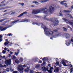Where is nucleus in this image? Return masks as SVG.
I'll return each instance as SVG.
<instances>
[{
    "mask_svg": "<svg viewBox=\"0 0 73 73\" xmlns=\"http://www.w3.org/2000/svg\"><path fill=\"white\" fill-rule=\"evenodd\" d=\"M54 8H56V7H53V5H51L49 7L48 9H47L46 8H45L33 10L32 12V14L35 15L36 14H37V13H41L42 11H44L43 12L44 15L43 19L44 20H49V18H46V17L47 16H48V15H49L50 14H49L50 13L52 14L54 10ZM45 10H46V11H45Z\"/></svg>",
    "mask_w": 73,
    "mask_h": 73,
    "instance_id": "f257e3e1",
    "label": "nucleus"
},
{
    "mask_svg": "<svg viewBox=\"0 0 73 73\" xmlns=\"http://www.w3.org/2000/svg\"><path fill=\"white\" fill-rule=\"evenodd\" d=\"M41 28L44 29V32L46 35H52L53 33V32L50 31L47 27H46L45 26H42Z\"/></svg>",
    "mask_w": 73,
    "mask_h": 73,
    "instance_id": "f03ea898",
    "label": "nucleus"
},
{
    "mask_svg": "<svg viewBox=\"0 0 73 73\" xmlns=\"http://www.w3.org/2000/svg\"><path fill=\"white\" fill-rule=\"evenodd\" d=\"M57 19V17H54L52 18L51 19L50 21H51L52 24H52L51 26H55V25H57L58 24V21H56Z\"/></svg>",
    "mask_w": 73,
    "mask_h": 73,
    "instance_id": "7ed1b4c3",
    "label": "nucleus"
},
{
    "mask_svg": "<svg viewBox=\"0 0 73 73\" xmlns=\"http://www.w3.org/2000/svg\"><path fill=\"white\" fill-rule=\"evenodd\" d=\"M42 69L43 70L44 73H45V72L47 71L50 73H52V70L53 69V68L51 67L50 69V70H48V68H46L45 67H42Z\"/></svg>",
    "mask_w": 73,
    "mask_h": 73,
    "instance_id": "20e7f679",
    "label": "nucleus"
},
{
    "mask_svg": "<svg viewBox=\"0 0 73 73\" xmlns=\"http://www.w3.org/2000/svg\"><path fill=\"white\" fill-rule=\"evenodd\" d=\"M23 66L22 65H19L18 67V70L19 73H23L24 72V68H23Z\"/></svg>",
    "mask_w": 73,
    "mask_h": 73,
    "instance_id": "39448f33",
    "label": "nucleus"
},
{
    "mask_svg": "<svg viewBox=\"0 0 73 73\" xmlns=\"http://www.w3.org/2000/svg\"><path fill=\"white\" fill-rule=\"evenodd\" d=\"M5 64L7 65H11V59L6 60L5 61Z\"/></svg>",
    "mask_w": 73,
    "mask_h": 73,
    "instance_id": "423d86ee",
    "label": "nucleus"
},
{
    "mask_svg": "<svg viewBox=\"0 0 73 73\" xmlns=\"http://www.w3.org/2000/svg\"><path fill=\"white\" fill-rule=\"evenodd\" d=\"M7 29V28L6 27L4 28L3 27L0 26V31H5Z\"/></svg>",
    "mask_w": 73,
    "mask_h": 73,
    "instance_id": "0eeeda50",
    "label": "nucleus"
},
{
    "mask_svg": "<svg viewBox=\"0 0 73 73\" xmlns=\"http://www.w3.org/2000/svg\"><path fill=\"white\" fill-rule=\"evenodd\" d=\"M23 22H26L27 23L28 22V20L27 19H25L22 20L21 22H19V23H23Z\"/></svg>",
    "mask_w": 73,
    "mask_h": 73,
    "instance_id": "6e6552de",
    "label": "nucleus"
},
{
    "mask_svg": "<svg viewBox=\"0 0 73 73\" xmlns=\"http://www.w3.org/2000/svg\"><path fill=\"white\" fill-rule=\"evenodd\" d=\"M28 13H27L26 12H25L22 13V14H21L19 15L18 16V17H21V16H23V15H24V14H27Z\"/></svg>",
    "mask_w": 73,
    "mask_h": 73,
    "instance_id": "1a4fd4ad",
    "label": "nucleus"
},
{
    "mask_svg": "<svg viewBox=\"0 0 73 73\" xmlns=\"http://www.w3.org/2000/svg\"><path fill=\"white\" fill-rule=\"evenodd\" d=\"M64 35L65 36L66 38H69L70 37V35L68 34H64Z\"/></svg>",
    "mask_w": 73,
    "mask_h": 73,
    "instance_id": "9d476101",
    "label": "nucleus"
},
{
    "mask_svg": "<svg viewBox=\"0 0 73 73\" xmlns=\"http://www.w3.org/2000/svg\"><path fill=\"white\" fill-rule=\"evenodd\" d=\"M42 60L44 62H45V61H48V58H47V57H45L43 58Z\"/></svg>",
    "mask_w": 73,
    "mask_h": 73,
    "instance_id": "9b49d317",
    "label": "nucleus"
},
{
    "mask_svg": "<svg viewBox=\"0 0 73 73\" xmlns=\"http://www.w3.org/2000/svg\"><path fill=\"white\" fill-rule=\"evenodd\" d=\"M49 0H41L40 1V3H46V2H47V1H48Z\"/></svg>",
    "mask_w": 73,
    "mask_h": 73,
    "instance_id": "f8f14e48",
    "label": "nucleus"
},
{
    "mask_svg": "<svg viewBox=\"0 0 73 73\" xmlns=\"http://www.w3.org/2000/svg\"><path fill=\"white\" fill-rule=\"evenodd\" d=\"M59 67H58L56 68L54 70V72H58L59 70Z\"/></svg>",
    "mask_w": 73,
    "mask_h": 73,
    "instance_id": "ddd939ff",
    "label": "nucleus"
},
{
    "mask_svg": "<svg viewBox=\"0 0 73 73\" xmlns=\"http://www.w3.org/2000/svg\"><path fill=\"white\" fill-rule=\"evenodd\" d=\"M64 2H65V1H61L60 3L62 5H66V3H64Z\"/></svg>",
    "mask_w": 73,
    "mask_h": 73,
    "instance_id": "4468645a",
    "label": "nucleus"
},
{
    "mask_svg": "<svg viewBox=\"0 0 73 73\" xmlns=\"http://www.w3.org/2000/svg\"><path fill=\"white\" fill-rule=\"evenodd\" d=\"M20 21V20L18 19V20H17L15 21H12V23H11V24H14V23H17V22H18V21Z\"/></svg>",
    "mask_w": 73,
    "mask_h": 73,
    "instance_id": "2eb2a0df",
    "label": "nucleus"
},
{
    "mask_svg": "<svg viewBox=\"0 0 73 73\" xmlns=\"http://www.w3.org/2000/svg\"><path fill=\"white\" fill-rule=\"evenodd\" d=\"M62 64L64 66H67L66 64V63L64 61H62Z\"/></svg>",
    "mask_w": 73,
    "mask_h": 73,
    "instance_id": "dca6fc26",
    "label": "nucleus"
},
{
    "mask_svg": "<svg viewBox=\"0 0 73 73\" xmlns=\"http://www.w3.org/2000/svg\"><path fill=\"white\" fill-rule=\"evenodd\" d=\"M33 3L36 4V5H38L39 4V3H38V2H37V1H33Z\"/></svg>",
    "mask_w": 73,
    "mask_h": 73,
    "instance_id": "f3484780",
    "label": "nucleus"
},
{
    "mask_svg": "<svg viewBox=\"0 0 73 73\" xmlns=\"http://www.w3.org/2000/svg\"><path fill=\"white\" fill-rule=\"evenodd\" d=\"M10 42L7 41V42H5L4 43V45H5V46H6L7 45H8L9 43Z\"/></svg>",
    "mask_w": 73,
    "mask_h": 73,
    "instance_id": "a211bd4d",
    "label": "nucleus"
},
{
    "mask_svg": "<svg viewBox=\"0 0 73 73\" xmlns=\"http://www.w3.org/2000/svg\"><path fill=\"white\" fill-rule=\"evenodd\" d=\"M2 37H3V35H0V42H1V41H3V40H2Z\"/></svg>",
    "mask_w": 73,
    "mask_h": 73,
    "instance_id": "6ab92c4d",
    "label": "nucleus"
},
{
    "mask_svg": "<svg viewBox=\"0 0 73 73\" xmlns=\"http://www.w3.org/2000/svg\"><path fill=\"white\" fill-rule=\"evenodd\" d=\"M64 12H65V13H67V12L70 13V11L69 10H64Z\"/></svg>",
    "mask_w": 73,
    "mask_h": 73,
    "instance_id": "aec40b11",
    "label": "nucleus"
},
{
    "mask_svg": "<svg viewBox=\"0 0 73 73\" xmlns=\"http://www.w3.org/2000/svg\"><path fill=\"white\" fill-rule=\"evenodd\" d=\"M5 58V56H2L0 55V61L1 60L2 58Z\"/></svg>",
    "mask_w": 73,
    "mask_h": 73,
    "instance_id": "412c9836",
    "label": "nucleus"
},
{
    "mask_svg": "<svg viewBox=\"0 0 73 73\" xmlns=\"http://www.w3.org/2000/svg\"><path fill=\"white\" fill-rule=\"evenodd\" d=\"M25 72H29V68H27L25 70Z\"/></svg>",
    "mask_w": 73,
    "mask_h": 73,
    "instance_id": "4be33fe9",
    "label": "nucleus"
},
{
    "mask_svg": "<svg viewBox=\"0 0 73 73\" xmlns=\"http://www.w3.org/2000/svg\"><path fill=\"white\" fill-rule=\"evenodd\" d=\"M32 24H33V25H35V24H36V25H38V26H39V24L38 23H35L34 22H33L32 23Z\"/></svg>",
    "mask_w": 73,
    "mask_h": 73,
    "instance_id": "5701e85b",
    "label": "nucleus"
},
{
    "mask_svg": "<svg viewBox=\"0 0 73 73\" xmlns=\"http://www.w3.org/2000/svg\"><path fill=\"white\" fill-rule=\"evenodd\" d=\"M6 66H7L4 65V66H3V65L0 63V67H6Z\"/></svg>",
    "mask_w": 73,
    "mask_h": 73,
    "instance_id": "b1692460",
    "label": "nucleus"
},
{
    "mask_svg": "<svg viewBox=\"0 0 73 73\" xmlns=\"http://www.w3.org/2000/svg\"><path fill=\"white\" fill-rule=\"evenodd\" d=\"M56 64L57 65H59V64H60V63L58 62H57V61H58V58H56Z\"/></svg>",
    "mask_w": 73,
    "mask_h": 73,
    "instance_id": "393cba45",
    "label": "nucleus"
},
{
    "mask_svg": "<svg viewBox=\"0 0 73 73\" xmlns=\"http://www.w3.org/2000/svg\"><path fill=\"white\" fill-rule=\"evenodd\" d=\"M39 66H40V65H36L35 66V68L36 69H38L39 68Z\"/></svg>",
    "mask_w": 73,
    "mask_h": 73,
    "instance_id": "a878e982",
    "label": "nucleus"
},
{
    "mask_svg": "<svg viewBox=\"0 0 73 73\" xmlns=\"http://www.w3.org/2000/svg\"><path fill=\"white\" fill-rule=\"evenodd\" d=\"M19 54V52H15V54H14V55H16V56H18V54Z\"/></svg>",
    "mask_w": 73,
    "mask_h": 73,
    "instance_id": "bb28decb",
    "label": "nucleus"
},
{
    "mask_svg": "<svg viewBox=\"0 0 73 73\" xmlns=\"http://www.w3.org/2000/svg\"><path fill=\"white\" fill-rule=\"evenodd\" d=\"M16 63H18V62H19V60L18 59H16L15 61Z\"/></svg>",
    "mask_w": 73,
    "mask_h": 73,
    "instance_id": "cd10ccee",
    "label": "nucleus"
},
{
    "mask_svg": "<svg viewBox=\"0 0 73 73\" xmlns=\"http://www.w3.org/2000/svg\"><path fill=\"white\" fill-rule=\"evenodd\" d=\"M23 58H20V59H19L20 61L21 62H22L23 61Z\"/></svg>",
    "mask_w": 73,
    "mask_h": 73,
    "instance_id": "c85d7f7f",
    "label": "nucleus"
},
{
    "mask_svg": "<svg viewBox=\"0 0 73 73\" xmlns=\"http://www.w3.org/2000/svg\"><path fill=\"white\" fill-rule=\"evenodd\" d=\"M63 29H64L63 30H64V31H67V30H68L67 29H66V28H65L64 27H63Z\"/></svg>",
    "mask_w": 73,
    "mask_h": 73,
    "instance_id": "c756f323",
    "label": "nucleus"
},
{
    "mask_svg": "<svg viewBox=\"0 0 73 73\" xmlns=\"http://www.w3.org/2000/svg\"><path fill=\"white\" fill-rule=\"evenodd\" d=\"M16 57L15 56H13V60H15V59H16Z\"/></svg>",
    "mask_w": 73,
    "mask_h": 73,
    "instance_id": "7c9ffc66",
    "label": "nucleus"
},
{
    "mask_svg": "<svg viewBox=\"0 0 73 73\" xmlns=\"http://www.w3.org/2000/svg\"><path fill=\"white\" fill-rule=\"evenodd\" d=\"M12 36V35L11 34H8L7 35L8 36Z\"/></svg>",
    "mask_w": 73,
    "mask_h": 73,
    "instance_id": "2f4dec72",
    "label": "nucleus"
},
{
    "mask_svg": "<svg viewBox=\"0 0 73 73\" xmlns=\"http://www.w3.org/2000/svg\"><path fill=\"white\" fill-rule=\"evenodd\" d=\"M6 52L4 50H3L2 51V53H3V54H5V53Z\"/></svg>",
    "mask_w": 73,
    "mask_h": 73,
    "instance_id": "473e14b6",
    "label": "nucleus"
},
{
    "mask_svg": "<svg viewBox=\"0 0 73 73\" xmlns=\"http://www.w3.org/2000/svg\"><path fill=\"white\" fill-rule=\"evenodd\" d=\"M6 70H5L3 69V73H6Z\"/></svg>",
    "mask_w": 73,
    "mask_h": 73,
    "instance_id": "72a5a7b5",
    "label": "nucleus"
},
{
    "mask_svg": "<svg viewBox=\"0 0 73 73\" xmlns=\"http://www.w3.org/2000/svg\"><path fill=\"white\" fill-rule=\"evenodd\" d=\"M19 4H20V5H21L22 6H23V5H24V3H19Z\"/></svg>",
    "mask_w": 73,
    "mask_h": 73,
    "instance_id": "f704fd0d",
    "label": "nucleus"
},
{
    "mask_svg": "<svg viewBox=\"0 0 73 73\" xmlns=\"http://www.w3.org/2000/svg\"><path fill=\"white\" fill-rule=\"evenodd\" d=\"M30 73H33V70H31L30 71Z\"/></svg>",
    "mask_w": 73,
    "mask_h": 73,
    "instance_id": "c9c22d12",
    "label": "nucleus"
},
{
    "mask_svg": "<svg viewBox=\"0 0 73 73\" xmlns=\"http://www.w3.org/2000/svg\"><path fill=\"white\" fill-rule=\"evenodd\" d=\"M45 65V62H43L42 64H41V65Z\"/></svg>",
    "mask_w": 73,
    "mask_h": 73,
    "instance_id": "e433bc0d",
    "label": "nucleus"
},
{
    "mask_svg": "<svg viewBox=\"0 0 73 73\" xmlns=\"http://www.w3.org/2000/svg\"><path fill=\"white\" fill-rule=\"evenodd\" d=\"M13 73H17V71H15L13 72Z\"/></svg>",
    "mask_w": 73,
    "mask_h": 73,
    "instance_id": "4c0bfd02",
    "label": "nucleus"
},
{
    "mask_svg": "<svg viewBox=\"0 0 73 73\" xmlns=\"http://www.w3.org/2000/svg\"><path fill=\"white\" fill-rule=\"evenodd\" d=\"M7 72H9V68H7V70H6Z\"/></svg>",
    "mask_w": 73,
    "mask_h": 73,
    "instance_id": "58836bf2",
    "label": "nucleus"
},
{
    "mask_svg": "<svg viewBox=\"0 0 73 73\" xmlns=\"http://www.w3.org/2000/svg\"><path fill=\"white\" fill-rule=\"evenodd\" d=\"M70 66L72 68V67H73V66H72V64H70Z\"/></svg>",
    "mask_w": 73,
    "mask_h": 73,
    "instance_id": "ea45409f",
    "label": "nucleus"
},
{
    "mask_svg": "<svg viewBox=\"0 0 73 73\" xmlns=\"http://www.w3.org/2000/svg\"><path fill=\"white\" fill-rule=\"evenodd\" d=\"M4 50H8V48H7L6 47H5L4 48Z\"/></svg>",
    "mask_w": 73,
    "mask_h": 73,
    "instance_id": "a19ab883",
    "label": "nucleus"
},
{
    "mask_svg": "<svg viewBox=\"0 0 73 73\" xmlns=\"http://www.w3.org/2000/svg\"><path fill=\"white\" fill-rule=\"evenodd\" d=\"M73 68H71L70 69V72H73Z\"/></svg>",
    "mask_w": 73,
    "mask_h": 73,
    "instance_id": "79ce46f5",
    "label": "nucleus"
},
{
    "mask_svg": "<svg viewBox=\"0 0 73 73\" xmlns=\"http://www.w3.org/2000/svg\"><path fill=\"white\" fill-rule=\"evenodd\" d=\"M16 13L15 12H13L12 13H11V15H14V14H15Z\"/></svg>",
    "mask_w": 73,
    "mask_h": 73,
    "instance_id": "37998d69",
    "label": "nucleus"
},
{
    "mask_svg": "<svg viewBox=\"0 0 73 73\" xmlns=\"http://www.w3.org/2000/svg\"><path fill=\"white\" fill-rule=\"evenodd\" d=\"M4 19H2L1 20H0V22H3V21H4Z\"/></svg>",
    "mask_w": 73,
    "mask_h": 73,
    "instance_id": "c03bdc74",
    "label": "nucleus"
},
{
    "mask_svg": "<svg viewBox=\"0 0 73 73\" xmlns=\"http://www.w3.org/2000/svg\"><path fill=\"white\" fill-rule=\"evenodd\" d=\"M23 67H24V68H25V67H27V66H25V64H24L23 65Z\"/></svg>",
    "mask_w": 73,
    "mask_h": 73,
    "instance_id": "a18cd8bd",
    "label": "nucleus"
},
{
    "mask_svg": "<svg viewBox=\"0 0 73 73\" xmlns=\"http://www.w3.org/2000/svg\"><path fill=\"white\" fill-rule=\"evenodd\" d=\"M10 53V54H13V52L11 51Z\"/></svg>",
    "mask_w": 73,
    "mask_h": 73,
    "instance_id": "49530a36",
    "label": "nucleus"
},
{
    "mask_svg": "<svg viewBox=\"0 0 73 73\" xmlns=\"http://www.w3.org/2000/svg\"><path fill=\"white\" fill-rule=\"evenodd\" d=\"M10 70H11V71L12 72V71H13V70H14L11 68L10 69Z\"/></svg>",
    "mask_w": 73,
    "mask_h": 73,
    "instance_id": "de8ad7c7",
    "label": "nucleus"
},
{
    "mask_svg": "<svg viewBox=\"0 0 73 73\" xmlns=\"http://www.w3.org/2000/svg\"><path fill=\"white\" fill-rule=\"evenodd\" d=\"M54 32H57V30H55L53 31Z\"/></svg>",
    "mask_w": 73,
    "mask_h": 73,
    "instance_id": "09e8293b",
    "label": "nucleus"
},
{
    "mask_svg": "<svg viewBox=\"0 0 73 73\" xmlns=\"http://www.w3.org/2000/svg\"><path fill=\"white\" fill-rule=\"evenodd\" d=\"M67 27L68 28H70V26H67Z\"/></svg>",
    "mask_w": 73,
    "mask_h": 73,
    "instance_id": "8fccbe9b",
    "label": "nucleus"
},
{
    "mask_svg": "<svg viewBox=\"0 0 73 73\" xmlns=\"http://www.w3.org/2000/svg\"><path fill=\"white\" fill-rule=\"evenodd\" d=\"M60 36V34H58L56 35V36Z\"/></svg>",
    "mask_w": 73,
    "mask_h": 73,
    "instance_id": "3c124183",
    "label": "nucleus"
},
{
    "mask_svg": "<svg viewBox=\"0 0 73 73\" xmlns=\"http://www.w3.org/2000/svg\"><path fill=\"white\" fill-rule=\"evenodd\" d=\"M60 16H62V14H61L60 13Z\"/></svg>",
    "mask_w": 73,
    "mask_h": 73,
    "instance_id": "603ef678",
    "label": "nucleus"
},
{
    "mask_svg": "<svg viewBox=\"0 0 73 73\" xmlns=\"http://www.w3.org/2000/svg\"><path fill=\"white\" fill-rule=\"evenodd\" d=\"M2 5L3 6H5V4H3Z\"/></svg>",
    "mask_w": 73,
    "mask_h": 73,
    "instance_id": "864d4df0",
    "label": "nucleus"
},
{
    "mask_svg": "<svg viewBox=\"0 0 73 73\" xmlns=\"http://www.w3.org/2000/svg\"><path fill=\"white\" fill-rule=\"evenodd\" d=\"M39 62L40 63H42V61H41V60H40V61H39Z\"/></svg>",
    "mask_w": 73,
    "mask_h": 73,
    "instance_id": "5fc2aeb1",
    "label": "nucleus"
},
{
    "mask_svg": "<svg viewBox=\"0 0 73 73\" xmlns=\"http://www.w3.org/2000/svg\"><path fill=\"white\" fill-rule=\"evenodd\" d=\"M65 5V7H67V4H66H66Z\"/></svg>",
    "mask_w": 73,
    "mask_h": 73,
    "instance_id": "6e6d98bb",
    "label": "nucleus"
},
{
    "mask_svg": "<svg viewBox=\"0 0 73 73\" xmlns=\"http://www.w3.org/2000/svg\"><path fill=\"white\" fill-rule=\"evenodd\" d=\"M31 7H35V6H34V5H32V6H31Z\"/></svg>",
    "mask_w": 73,
    "mask_h": 73,
    "instance_id": "4d7b16f0",
    "label": "nucleus"
},
{
    "mask_svg": "<svg viewBox=\"0 0 73 73\" xmlns=\"http://www.w3.org/2000/svg\"><path fill=\"white\" fill-rule=\"evenodd\" d=\"M59 66H60V67H61V65H59Z\"/></svg>",
    "mask_w": 73,
    "mask_h": 73,
    "instance_id": "13d9d810",
    "label": "nucleus"
},
{
    "mask_svg": "<svg viewBox=\"0 0 73 73\" xmlns=\"http://www.w3.org/2000/svg\"><path fill=\"white\" fill-rule=\"evenodd\" d=\"M50 64H48V66H50H50H50Z\"/></svg>",
    "mask_w": 73,
    "mask_h": 73,
    "instance_id": "bf43d9fd",
    "label": "nucleus"
},
{
    "mask_svg": "<svg viewBox=\"0 0 73 73\" xmlns=\"http://www.w3.org/2000/svg\"><path fill=\"white\" fill-rule=\"evenodd\" d=\"M9 51H10L9 50H7V51H8V52H9Z\"/></svg>",
    "mask_w": 73,
    "mask_h": 73,
    "instance_id": "052dcab7",
    "label": "nucleus"
},
{
    "mask_svg": "<svg viewBox=\"0 0 73 73\" xmlns=\"http://www.w3.org/2000/svg\"><path fill=\"white\" fill-rule=\"evenodd\" d=\"M12 27V26H10L9 27H8V28H10V27Z\"/></svg>",
    "mask_w": 73,
    "mask_h": 73,
    "instance_id": "680f3d73",
    "label": "nucleus"
},
{
    "mask_svg": "<svg viewBox=\"0 0 73 73\" xmlns=\"http://www.w3.org/2000/svg\"><path fill=\"white\" fill-rule=\"evenodd\" d=\"M70 29L71 30H72V28H70Z\"/></svg>",
    "mask_w": 73,
    "mask_h": 73,
    "instance_id": "e2e57ef3",
    "label": "nucleus"
},
{
    "mask_svg": "<svg viewBox=\"0 0 73 73\" xmlns=\"http://www.w3.org/2000/svg\"><path fill=\"white\" fill-rule=\"evenodd\" d=\"M5 40L6 41H8V40L7 39H6Z\"/></svg>",
    "mask_w": 73,
    "mask_h": 73,
    "instance_id": "0e129e2a",
    "label": "nucleus"
},
{
    "mask_svg": "<svg viewBox=\"0 0 73 73\" xmlns=\"http://www.w3.org/2000/svg\"><path fill=\"white\" fill-rule=\"evenodd\" d=\"M11 44H13V43L12 42H11L10 43Z\"/></svg>",
    "mask_w": 73,
    "mask_h": 73,
    "instance_id": "69168bd1",
    "label": "nucleus"
},
{
    "mask_svg": "<svg viewBox=\"0 0 73 73\" xmlns=\"http://www.w3.org/2000/svg\"><path fill=\"white\" fill-rule=\"evenodd\" d=\"M50 39H52V38H50Z\"/></svg>",
    "mask_w": 73,
    "mask_h": 73,
    "instance_id": "338daca9",
    "label": "nucleus"
},
{
    "mask_svg": "<svg viewBox=\"0 0 73 73\" xmlns=\"http://www.w3.org/2000/svg\"><path fill=\"white\" fill-rule=\"evenodd\" d=\"M37 59H36V60H35V61H37Z\"/></svg>",
    "mask_w": 73,
    "mask_h": 73,
    "instance_id": "774afa93",
    "label": "nucleus"
}]
</instances>
